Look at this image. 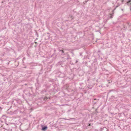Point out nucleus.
Masks as SVG:
<instances>
[{"label": "nucleus", "instance_id": "obj_1", "mask_svg": "<svg viewBox=\"0 0 131 131\" xmlns=\"http://www.w3.org/2000/svg\"><path fill=\"white\" fill-rule=\"evenodd\" d=\"M66 50L64 49H62V50H59V51L61 55H65L67 54L68 52H66L65 51Z\"/></svg>", "mask_w": 131, "mask_h": 131}, {"label": "nucleus", "instance_id": "obj_2", "mask_svg": "<svg viewBox=\"0 0 131 131\" xmlns=\"http://www.w3.org/2000/svg\"><path fill=\"white\" fill-rule=\"evenodd\" d=\"M47 126H45L42 127L41 129V130L43 131H45L47 129Z\"/></svg>", "mask_w": 131, "mask_h": 131}, {"label": "nucleus", "instance_id": "obj_3", "mask_svg": "<svg viewBox=\"0 0 131 131\" xmlns=\"http://www.w3.org/2000/svg\"><path fill=\"white\" fill-rule=\"evenodd\" d=\"M63 62H64L63 61L60 62H59L58 64L59 65H61L62 67H63L64 66H65L66 65H63Z\"/></svg>", "mask_w": 131, "mask_h": 131}, {"label": "nucleus", "instance_id": "obj_4", "mask_svg": "<svg viewBox=\"0 0 131 131\" xmlns=\"http://www.w3.org/2000/svg\"><path fill=\"white\" fill-rule=\"evenodd\" d=\"M127 5L131 7V0H129L127 3Z\"/></svg>", "mask_w": 131, "mask_h": 131}, {"label": "nucleus", "instance_id": "obj_5", "mask_svg": "<svg viewBox=\"0 0 131 131\" xmlns=\"http://www.w3.org/2000/svg\"><path fill=\"white\" fill-rule=\"evenodd\" d=\"M50 99V97H46L44 99L46 100L47 101L49 100Z\"/></svg>", "mask_w": 131, "mask_h": 131}, {"label": "nucleus", "instance_id": "obj_6", "mask_svg": "<svg viewBox=\"0 0 131 131\" xmlns=\"http://www.w3.org/2000/svg\"><path fill=\"white\" fill-rule=\"evenodd\" d=\"M127 25L129 27H130L131 26V24H130L128 22L127 23Z\"/></svg>", "mask_w": 131, "mask_h": 131}, {"label": "nucleus", "instance_id": "obj_7", "mask_svg": "<svg viewBox=\"0 0 131 131\" xmlns=\"http://www.w3.org/2000/svg\"><path fill=\"white\" fill-rule=\"evenodd\" d=\"M46 92V90H43L41 91V93H44V92Z\"/></svg>", "mask_w": 131, "mask_h": 131}, {"label": "nucleus", "instance_id": "obj_8", "mask_svg": "<svg viewBox=\"0 0 131 131\" xmlns=\"http://www.w3.org/2000/svg\"><path fill=\"white\" fill-rule=\"evenodd\" d=\"M67 56H68V57L67 58H66V59L67 60L69 59L70 57L69 56V55H67Z\"/></svg>", "mask_w": 131, "mask_h": 131}, {"label": "nucleus", "instance_id": "obj_9", "mask_svg": "<svg viewBox=\"0 0 131 131\" xmlns=\"http://www.w3.org/2000/svg\"><path fill=\"white\" fill-rule=\"evenodd\" d=\"M109 18H113L112 16L111 15L110 16Z\"/></svg>", "mask_w": 131, "mask_h": 131}, {"label": "nucleus", "instance_id": "obj_10", "mask_svg": "<svg viewBox=\"0 0 131 131\" xmlns=\"http://www.w3.org/2000/svg\"><path fill=\"white\" fill-rule=\"evenodd\" d=\"M91 126V124L90 123H88V126Z\"/></svg>", "mask_w": 131, "mask_h": 131}, {"label": "nucleus", "instance_id": "obj_11", "mask_svg": "<svg viewBox=\"0 0 131 131\" xmlns=\"http://www.w3.org/2000/svg\"><path fill=\"white\" fill-rule=\"evenodd\" d=\"M78 60H76L75 63H77L78 62Z\"/></svg>", "mask_w": 131, "mask_h": 131}, {"label": "nucleus", "instance_id": "obj_12", "mask_svg": "<svg viewBox=\"0 0 131 131\" xmlns=\"http://www.w3.org/2000/svg\"><path fill=\"white\" fill-rule=\"evenodd\" d=\"M90 79V78L87 79V81H89Z\"/></svg>", "mask_w": 131, "mask_h": 131}, {"label": "nucleus", "instance_id": "obj_13", "mask_svg": "<svg viewBox=\"0 0 131 131\" xmlns=\"http://www.w3.org/2000/svg\"><path fill=\"white\" fill-rule=\"evenodd\" d=\"M121 0V2H122V3H123V2L124 0Z\"/></svg>", "mask_w": 131, "mask_h": 131}, {"label": "nucleus", "instance_id": "obj_14", "mask_svg": "<svg viewBox=\"0 0 131 131\" xmlns=\"http://www.w3.org/2000/svg\"><path fill=\"white\" fill-rule=\"evenodd\" d=\"M36 34L37 35V36L38 37V34L37 32L36 33Z\"/></svg>", "mask_w": 131, "mask_h": 131}, {"label": "nucleus", "instance_id": "obj_15", "mask_svg": "<svg viewBox=\"0 0 131 131\" xmlns=\"http://www.w3.org/2000/svg\"><path fill=\"white\" fill-rule=\"evenodd\" d=\"M100 52V50H99L98 51V52Z\"/></svg>", "mask_w": 131, "mask_h": 131}, {"label": "nucleus", "instance_id": "obj_16", "mask_svg": "<svg viewBox=\"0 0 131 131\" xmlns=\"http://www.w3.org/2000/svg\"><path fill=\"white\" fill-rule=\"evenodd\" d=\"M119 5H118V6H116V7H118L119 6Z\"/></svg>", "mask_w": 131, "mask_h": 131}, {"label": "nucleus", "instance_id": "obj_17", "mask_svg": "<svg viewBox=\"0 0 131 131\" xmlns=\"http://www.w3.org/2000/svg\"><path fill=\"white\" fill-rule=\"evenodd\" d=\"M35 43H37V42H35Z\"/></svg>", "mask_w": 131, "mask_h": 131}, {"label": "nucleus", "instance_id": "obj_18", "mask_svg": "<svg viewBox=\"0 0 131 131\" xmlns=\"http://www.w3.org/2000/svg\"><path fill=\"white\" fill-rule=\"evenodd\" d=\"M47 34H48V35H49V33H47Z\"/></svg>", "mask_w": 131, "mask_h": 131}, {"label": "nucleus", "instance_id": "obj_19", "mask_svg": "<svg viewBox=\"0 0 131 131\" xmlns=\"http://www.w3.org/2000/svg\"><path fill=\"white\" fill-rule=\"evenodd\" d=\"M94 100H96V99H94Z\"/></svg>", "mask_w": 131, "mask_h": 131}, {"label": "nucleus", "instance_id": "obj_20", "mask_svg": "<svg viewBox=\"0 0 131 131\" xmlns=\"http://www.w3.org/2000/svg\"><path fill=\"white\" fill-rule=\"evenodd\" d=\"M71 53H73V52H71Z\"/></svg>", "mask_w": 131, "mask_h": 131}]
</instances>
